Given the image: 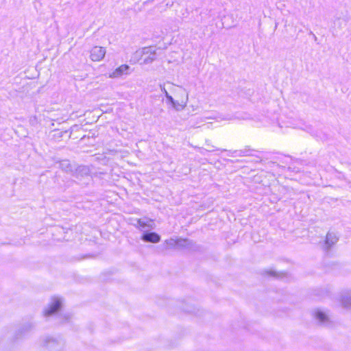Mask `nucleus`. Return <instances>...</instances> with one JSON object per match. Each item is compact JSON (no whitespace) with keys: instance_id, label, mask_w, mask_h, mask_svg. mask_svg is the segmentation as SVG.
Returning a JSON list of instances; mask_svg holds the SVG:
<instances>
[{"instance_id":"f257e3e1","label":"nucleus","mask_w":351,"mask_h":351,"mask_svg":"<svg viewBox=\"0 0 351 351\" xmlns=\"http://www.w3.org/2000/svg\"><path fill=\"white\" fill-rule=\"evenodd\" d=\"M180 92L181 97L178 100L174 99L169 93H166L167 104H171L172 108L178 111L182 110L186 107L188 102V93L186 90H180Z\"/></svg>"},{"instance_id":"f03ea898","label":"nucleus","mask_w":351,"mask_h":351,"mask_svg":"<svg viewBox=\"0 0 351 351\" xmlns=\"http://www.w3.org/2000/svg\"><path fill=\"white\" fill-rule=\"evenodd\" d=\"M42 346L44 351H62L64 342L60 339L46 337L43 339Z\"/></svg>"},{"instance_id":"7ed1b4c3","label":"nucleus","mask_w":351,"mask_h":351,"mask_svg":"<svg viewBox=\"0 0 351 351\" xmlns=\"http://www.w3.org/2000/svg\"><path fill=\"white\" fill-rule=\"evenodd\" d=\"M61 299L57 297L53 298L49 306L45 309L44 315L49 316L56 313L61 306Z\"/></svg>"},{"instance_id":"20e7f679","label":"nucleus","mask_w":351,"mask_h":351,"mask_svg":"<svg viewBox=\"0 0 351 351\" xmlns=\"http://www.w3.org/2000/svg\"><path fill=\"white\" fill-rule=\"evenodd\" d=\"M106 53V49L102 47L95 46L90 50V58L93 61H101Z\"/></svg>"},{"instance_id":"39448f33","label":"nucleus","mask_w":351,"mask_h":351,"mask_svg":"<svg viewBox=\"0 0 351 351\" xmlns=\"http://www.w3.org/2000/svg\"><path fill=\"white\" fill-rule=\"evenodd\" d=\"M130 67L128 64H121L120 66L110 73L108 77L110 78H119L130 73Z\"/></svg>"},{"instance_id":"423d86ee","label":"nucleus","mask_w":351,"mask_h":351,"mask_svg":"<svg viewBox=\"0 0 351 351\" xmlns=\"http://www.w3.org/2000/svg\"><path fill=\"white\" fill-rule=\"evenodd\" d=\"M143 57L141 58L142 64L151 63L155 59V53L152 51L151 47L144 48L142 50Z\"/></svg>"},{"instance_id":"0eeeda50","label":"nucleus","mask_w":351,"mask_h":351,"mask_svg":"<svg viewBox=\"0 0 351 351\" xmlns=\"http://www.w3.org/2000/svg\"><path fill=\"white\" fill-rule=\"evenodd\" d=\"M339 240V237L335 232H328L326 237V241L324 245L325 250H329Z\"/></svg>"},{"instance_id":"6e6552de","label":"nucleus","mask_w":351,"mask_h":351,"mask_svg":"<svg viewBox=\"0 0 351 351\" xmlns=\"http://www.w3.org/2000/svg\"><path fill=\"white\" fill-rule=\"evenodd\" d=\"M339 300L343 308L351 310V291L342 293Z\"/></svg>"},{"instance_id":"1a4fd4ad","label":"nucleus","mask_w":351,"mask_h":351,"mask_svg":"<svg viewBox=\"0 0 351 351\" xmlns=\"http://www.w3.org/2000/svg\"><path fill=\"white\" fill-rule=\"evenodd\" d=\"M137 225L143 231L154 228V223L152 220L147 219H140L137 220Z\"/></svg>"},{"instance_id":"9d476101","label":"nucleus","mask_w":351,"mask_h":351,"mask_svg":"<svg viewBox=\"0 0 351 351\" xmlns=\"http://www.w3.org/2000/svg\"><path fill=\"white\" fill-rule=\"evenodd\" d=\"M314 316L315 319L321 324L324 326L328 325L329 323V317L328 315L321 311V310H316L314 313Z\"/></svg>"},{"instance_id":"9b49d317","label":"nucleus","mask_w":351,"mask_h":351,"mask_svg":"<svg viewBox=\"0 0 351 351\" xmlns=\"http://www.w3.org/2000/svg\"><path fill=\"white\" fill-rule=\"evenodd\" d=\"M141 239L145 242L158 243L160 240V237L156 232H146L144 233Z\"/></svg>"},{"instance_id":"f8f14e48","label":"nucleus","mask_w":351,"mask_h":351,"mask_svg":"<svg viewBox=\"0 0 351 351\" xmlns=\"http://www.w3.org/2000/svg\"><path fill=\"white\" fill-rule=\"evenodd\" d=\"M32 328H33V324L31 323H27V324L23 325L18 329V333H19L18 336L21 337V336L25 335L27 332L30 331L32 329Z\"/></svg>"},{"instance_id":"ddd939ff","label":"nucleus","mask_w":351,"mask_h":351,"mask_svg":"<svg viewBox=\"0 0 351 351\" xmlns=\"http://www.w3.org/2000/svg\"><path fill=\"white\" fill-rule=\"evenodd\" d=\"M191 243V241L186 239H178L177 245L182 247H186Z\"/></svg>"},{"instance_id":"4468645a","label":"nucleus","mask_w":351,"mask_h":351,"mask_svg":"<svg viewBox=\"0 0 351 351\" xmlns=\"http://www.w3.org/2000/svg\"><path fill=\"white\" fill-rule=\"evenodd\" d=\"M166 243L169 246H175L177 245L178 243V239H170L169 240L166 241Z\"/></svg>"},{"instance_id":"2eb2a0df","label":"nucleus","mask_w":351,"mask_h":351,"mask_svg":"<svg viewBox=\"0 0 351 351\" xmlns=\"http://www.w3.org/2000/svg\"><path fill=\"white\" fill-rule=\"evenodd\" d=\"M62 166H65V170L67 171L69 168V163L68 162V161H64L62 163Z\"/></svg>"},{"instance_id":"dca6fc26","label":"nucleus","mask_w":351,"mask_h":351,"mask_svg":"<svg viewBox=\"0 0 351 351\" xmlns=\"http://www.w3.org/2000/svg\"><path fill=\"white\" fill-rule=\"evenodd\" d=\"M161 90L162 92L165 94V95L166 96V93H168L167 90L165 89V87H162L161 88Z\"/></svg>"},{"instance_id":"f3484780","label":"nucleus","mask_w":351,"mask_h":351,"mask_svg":"<svg viewBox=\"0 0 351 351\" xmlns=\"http://www.w3.org/2000/svg\"><path fill=\"white\" fill-rule=\"evenodd\" d=\"M269 274L271 275V276H276V271H272V270L269 271Z\"/></svg>"}]
</instances>
